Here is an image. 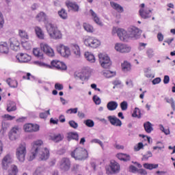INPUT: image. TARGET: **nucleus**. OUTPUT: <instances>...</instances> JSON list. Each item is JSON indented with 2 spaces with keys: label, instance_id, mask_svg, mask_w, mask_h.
<instances>
[{
  "label": "nucleus",
  "instance_id": "5701e85b",
  "mask_svg": "<svg viewBox=\"0 0 175 175\" xmlns=\"http://www.w3.org/2000/svg\"><path fill=\"white\" fill-rule=\"evenodd\" d=\"M70 49L71 50H72L75 55H76L77 58H79L80 55H81V53H80V47L79 46V45L76 44H70Z\"/></svg>",
  "mask_w": 175,
  "mask_h": 175
},
{
  "label": "nucleus",
  "instance_id": "7c9ffc66",
  "mask_svg": "<svg viewBox=\"0 0 175 175\" xmlns=\"http://www.w3.org/2000/svg\"><path fill=\"white\" fill-rule=\"evenodd\" d=\"M36 18L38 21H43L44 23H46L47 21V16L45 14L44 12H40L36 16Z\"/></svg>",
  "mask_w": 175,
  "mask_h": 175
},
{
  "label": "nucleus",
  "instance_id": "f3484780",
  "mask_svg": "<svg viewBox=\"0 0 175 175\" xmlns=\"http://www.w3.org/2000/svg\"><path fill=\"white\" fill-rule=\"evenodd\" d=\"M88 43V46L92 49H96L100 46V41L93 37L89 38Z\"/></svg>",
  "mask_w": 175,
  "mask_h": 175
},
{
  "label": "nucleus",
  "instance_id": "338daca9",
  "mask_svg": "<svg viewBox=\"0 0 175 175\" xmlns=\"http://www.w3.org/2000/svg\"><path fill=\"white\" fill-rule=\"evenodd\" d=\"M4 118H7L8 120L12 121V120H14V118H16V117L12 116L9 114H5V115H4Z\"/></svg>",
  "mask_w": 175,
  "mask_h": 175
},
{
  "label": "nucleus",
  "instance_id": "7ed1b4c3",
  "mask_svg": "<svg viewBox=\"0 0 175 175\" xmlns=\"http://www.w3.org/2000/svg\"><path fill=\"white\" fill-rule=\"evenodd\" d=\"M46 31L51 39H61L62 38V33L61 31L58 29V27L55 25L52 24L51 23H47L45 25Z\"/></svg>",
  "mask_w": 175,
  "mask_h": 175
},
{
  "label": "nucleus",
  "instance_id": "774afa93",
  "mask_svg": "<svg viewBox=\"0 0 175 175\" xmlns=\"http://www.w3.org/2000/svg\"><path fill=\"white\" fill-rule=\"evenodd\" d=\"M137 173L139 174L146 175L147 174V171H146V170H144V169H139L138 170Z\"/></svg>",
  "mask_w": 175,
  "mask_h": 175
},
{
  "label": "nucleus",
  "instance_id": "052dcab7",
  "mask_svg": "<svg viewBox=\"0 0 175 175\" xmlns=\"http://www.w3.org/2000/svg\"><path fill=\"white\" fill-rule=\"evenodd\" d=\"M39 125L38 124H32L31 132H38L39 131Z\"/></svg>",
  "mask_w": 175,
  "mask_h": 175
},
{
  "label": "nucleus",
  "instance_id": "473e14b6",
  "mask_svg": "<svg viewBox=\"0 0 175 175\" xmlns=\"http://www.w3.org/2000/svg\"><path fill=\"white\" fill-rule=\"evenodd\" d=\"M51 140L55 143H59V142H62L64 140V135L62 134H56L51 137Z\"/></svg>",
  "mask_w": 175,
  "mask_h": 175
},
{
  "label": "nucleus",
  "instance_id": "680f3d73",
  "mask_svg": "<svg viewBox=\"0 0 175 175\" xmlns=\"http://www.w3.org/2000/svg\"><path fill=\"white\" fill-rule=\"evenodd\" d=\"M129 170L132 173H136V172H138L139 170H137V167H136L135 165H131L129 167Z\"/></svg>",
  "mask_w": 175,
  "mask_h": 175
},
{
  "label": "nucleus",
  "instance_id": "e433bc0d",
  "mask_svg": "<svg viewBox=\"0 0 175 175\" xmlns=\"http://www.w3.org/2000/svg\"><path fill=\"white\" fill-rule=\"evenodd\" d=\"M33 54L35 55V57H37L40 59H43V53L40 52L39 49H34L33 50Z\"/></svg>",
  "mask_w": 175,
  "mask_h": 175
},
{
  "label": "nucleus",
  "instance_id": "c756f323",
  "mask_svg": "<svg viewBox=\"0 0 175 175\" xmlns=\"http://www.w3.org/2000/svg\"><path fill=\"white\" fill-rule=\"evenodd\" d=\"M35 32L38 39H44V33H43V30H42V28H40V27H36Z\"/></svg>",
  "mask_w": 175,
  "mask_h": 175
},
{
  "label": "nucleus",
  "instance_id": "a19ab883",
  "mask_svg": "<svg viewBox=\"0 0 175 175\" xmlns=\"http://www.w3.org/2000/svg\"><path fill=\"white\" fill-rule=\"evenodd\" d=\"M19 36L21 39H29L28 33L24 30L20 29L18 31Z\"/></svg>",
  "mask_w": 175,
  "mask_h": 175
},
{
  "label": "nucleus",
  "instance_id": "39448f33",
  "mask_svg": "<svg viewBox=\"0 0 175 175\" xmlns=\"http://www.w3.org/2000/svg\"><path fill=\"white\" fill-rule=\"evenodd\" d=\"M16 158L19 162L25 161V155L27 154V146L25 143L19 145L16 149Z\"/></svg>",
  "mask_w": 175,
  "mask_h": 175
},
{
  "label": "nucleus",
  "instance_id": "37998d69",
  "mask_svg": "<svg viewBox=\"0 0 175 175\" xmlns=\"http://www.w3.org/2000/svg\"><path fill=\"white\" fill-rule=\"evenodd\" d=\"M68 124L70 128H73V129H77V128H79V124H77L75 120H70Z\"/></svg>",
  "mask_w": 175,
  "mask_h": 175
},
{
  "label": "nucleus",
  "instance_id": "58836bf2",
  "mask_svg": "<svg viewBox=\"0 0 175 175\" xmlns=\"http://www.w3.org/2000/svg\"><path fill=\"white\" fill-rule=\"evenodd\" d=\"M68 67L66 66V64L65 63L62 62L60 61H57V69L60 70H66Z\"/></svg>",
  "mask_w": 175,
  "mask_h": 175
},
{
  "label": "nucleus",
  "instance_id": "72a5a7b5",
  "mask_svg": "<svg viewBox=\"0 0 175 175\" xmlns=\"http://www.w3.org/2000/svg\"><path fill=\"white\" fill-rule=\"evenodd\" d=\"M143 166L144 169H147L148 170H152V169H158L159 165L146 163L143 165Z\"/></svg>",
  "mask_w": 175,
  "mask_h": 175
},
{
  "label": "nucleus",
  "instance_id": "4be33fe9",
  "mask_svg": "<svg viewBox=\"0 0 175 175\" xmlns=\"http://www.w3.org/2000/svg\"><path fill=\"white\" fill-rule=\"evenodd\" d=\"M0 53L1 54H9V46H8V42H0Z\"/></svg>",
  "mask_w": 175,
  "mask_h": 175
},
{
  "label": "nucleus",
  "instance_id": "5fc2aeb1",
  "mask_svg": "<svg viewBox=\"0 0 175 175\" xmlns=\"http://www.w3.org/2000/svg\"><path fill=\"white\" fill-rule=\"evenodd\" d=\"M93 100L96 105H100V98L98 96H94Z\"/></svg>",
  "mask_w": 175,
  "mask_h": 175
},
{
  "label": "nucleus",
  "instance_id": "a18cd8bd",
  "mask_svg": "<svg viewBox=\"0 0 175 175\" xmlns=\"http://www.w3.org/2000/svg\"><path fill=\"white\" fill-rule=\"evenodd\" d=\"M120 109L122 110V111L128 110V103L126 101H122L120 103Z\"/></svg>",
  "mask_w": 175,
  "mask_h": 175
},
{
  "label": "nucleus",
  "instance_id": "0eeeda50",
  "mask_svg": "<svg viewBox=\"0 0 175 175\" xmlns=\"http://www.w3.org/2000/svg\"><path fill=\"white\" fill-rule=\"evenodd\" d=\"M141 9L139 10V16L142 18L147 19L150 18L152 16V11L149 8H144L146 5L142 3L140 5Z\"/></svg>",
  "mask_w": 175,
  "mask_h": 175
},
{
  "label": "nucleus",
  "instance_id": "f03ea898",
  "mask_svg": "<svg viewBox=\"0 0 175 175\" xmlns=\"http://www.w3.org/2000/svg\"><path fill=\"white\" fill-rule=\"evenodd\" d=\"M116 33L118 34L120 40L122 42H128L129 38H135V39H137L140 36V29L136 27H132L129 29L128 32H126L124 29L113 27L112 29V35H116Z\"/></svg>",
  "mask_w": 175,
  "mask_h": 175
},
{
  "label": "nucleus",
  "instance_id": "cd10ccee",
  "mask_svg": "<svg viewBox=\"0 0 175 175\" xmlns=\"http://www.w3.org/2000/svg\"><path fill=\"white\" fill-rule=\"evenodd\" d=\"M118 159L120 161H124V162H128V161H131V156L129 154H124V153H118L116 154Z\"/></svg>",
  "mask_w": 175,
  "mask_h": 175
},
{
  "label": "nucleus",
  "instance_id": "1a4fd4ad",
  "mask_svg": "<svg viewBox=\"0 0 175 175\" xmlns=\"http://www.w3.org/2000/svg\"><path fill=\"white\" fill-rule=\"evenodd\" d=\"M76 80H81V81H88V70H82L81 71H76L74 74Z\"/></svg>",
  "mask_w": 175,
  "mask_h": 175
},
{
  "label": "nucleus",
  "instance_id": "8fccbe9b",
  "mask_svg": "<svg viewBox=\"0 0 175 175\" xmlns=\"http://www.w3.org/2000/svg\"><path fill=\"white\" fill-rule=\"evenodd\" d=\"M79 110V108L76 107V108H71V109H69L66 111V113H69L70 114H77V111Z\"/></svg>",
  "mask_w": 175,
  "mask_h": 175
},
{
  "label": "nucleus",
  "instance_id": "de8ad7c7",
  "mask_svg": "<svg viewBox=\"0 0 175 175\" xmlns=\"http://www.w3.org/2000/svg\"><path fill=\"white\" fill-rule=\"evenodd\" d=\"M17 173H18L17 166L12 165V172L8 175H17Z\"/></svg>",
  "mask_w": 175,
  "mask_h": 175
},
{
  "label": "nucleus",
  "instance_id": "a878e982",
  "mask_svg": "<svg viewBox=\"0 0 175 175\" xmlns=\"http://www.w3.org/2000/svg\"><path fill=\"white\" fill-rule=\"evenodd\" d=\"M110 5L111 8H113L114 10H116V12H118V13L124 12V8H122V6H121L120 4L113 1H111Z\"/></svg>",
  "mask_w": 175,
  "mask_h": 175
},
{
  "label": "nucleus",
  "instance_id": "09e8293b",
  "mask_svg": "<svg viewBox=\"0 0 175 175\" xmlns=\"http://www.w3.org/2000/svg\"><path fill=\"white\" fill-rule=\"evenodd\" d=\"M32 125L33 124H27L24 126V129L25 132H32Z\"/></svg>",
  "mask_w": 175,
  "mask_h": 175
},
{
  "label": "nucleus",
  "instance_id": "bb28decb",
  "mask_svg": "<svg viewBox=\"0 0 175 175\" xmlns=\"http://www.w3.org/2000/svg\"><path fill=\"white\" fill-rule=\"evenodd\" d=\"M121 66L123 72H131L132 69V65L128 61H124L122 63Z\"/></svg>",
  "mask_w": 175,
  "mask_h": 175
},
{
  "label": "nucleus",
  "instance_id": "20e7f679",
  "mask_svg": "<svg viewBox=\"0 0 175 175\" xmlns=\"http://www.w3.org/2000/svg\"><path fill=\"white\" fill-rule=\"evenodd\" d=\"M88 152L83 148L78 147L76 148L72 152V158H75L76 161H84L87 159Z\"/></svg>",
  "mask_w": 175,
  "mask_h": 175
},
{
  "label": "nucleus",
  "instance_id": "e2e57ef3",
  "mask_svg": "<svg viewBox=\"0 0 175 175\" xmlns=\"http://www.w3.org/2000/svg\"><path fill=\"white\" fill-rule=\"evenodd\" d=\"M92 143H96L97 144H99L100 146V147H103V143L101 142V141H100L98 139H94L92 141Z\"/></svg>",
  "mask_w": 175,
  "mask_h": 175
},
{
  "label": "nucleus",
  "instance_id": "49530a36",
  "mask_svg": "<svg viewBox=\"0 0 175 175\" xmlns=\"http://www.w3.org/2000/svg\"><path fill=\"white\" fill-rule=\"evenodd\" d=\"M159 128H160V131L163 132L165 135H170V130L169 129H165V127H163V125L162 124L159 125Z\"/></svg>",
  "mask_w": 175,
  "mask_h": 175
},
{
  "label": "nucleus",
  "instance_id": "bf43d9fd",
  "mask_svg": "<svg viewBox=\"0 0 175 175\" xmlns=\"http://www.w3.org/2000/svg\"><path fill=\"white\" fill-rule=\"evenodd\" d=\"M161 81V79L160 77H157L154 79L152 80V83L153 85H155L157 84H159V83Z\"/></svg>",
  "mask_w": 175,
  "mask_h": 175
},
{
  "label": "nucleus",
  "instance_id": "dca6fc26",
  "mask_svg": "<svg viewBox=\"0 0 175 175\" xmlns=\"http://www.w3.org/2000/svg\"><path fill=\"white\" fill-rule=\"evenodd\" d=\"M12 157L10 154H7L2 161V167L4 170H8L9 169V165L12 163Z\"/></svg>",
  "mask_w": 175,
  "mask_h": 175
},
{
  "label": "nucleus",
  "instance_id": "3c124183",
  "mask_svg": "<svg viewBox=\"0 0 175 175\" xmlns=\"http://www.w3.org/2000/svg\"><path fill=\"white\" fill-rule=\"evenodd\" d=\"M144 148V145L143 144V143L139 142L138 143L137 146L134 147V150L135 151H140V150H142V148Z\"/></svg>",
  "mask_w": 175,
  "mask_h": 175
},
{
  "label": "nucleus",
  "instance_id": "393cba45",
  "mask_svg": "<svg viewBox=\"0 0 175 175\" xmlns=\"http://www.w3.org/2000/svg\"><path fill=\"white\" fill-rule=\"evenodd\" d=\"M118 107V103L116 101H109L107 105V109L109 111H114Z\"/></svg>",
  "mask_w": 175,
  "mask_h": 175
},
{
  "label": "nucleus",
  "instance_id": "2f4dec72",
  "mask_svg": "<svg viewBox=\"0 0 175 175\" xmlns=\"http://www.w3.org/2000/svg\"><path fill=\"white\" fill-rule=\"evenodd\" d=\"M17 110V107H16V103L14 101H10L7 105V111L10 113V111H16Z\"/></svg>",
  "mask_w": 175,
  "mask_h": 175
},
{
  "label": "nucleus",
  "instance_id": "a211bd4d",
  "mask_svg": "<svg viewBox=\"0 0 175 175\" xmlns=\"http://www.w3.org/2000/svg\"><path fill=\"white\" fill-rule=\"evenodd\" d=\"M108 121L114 126H121L122 125V122L116 116H108Z\"/></svg>",
  "mask_w": 175,
  "mask_h": 175
},
{
  "label": "nucleus",
  "instance_id": "9d476101",
  "mask_svg": "<svg viewBox=\"0 0 175 175\" xmlns=\"http://www.w3.org/2000/svg\"><path fill=\"white\" fill-rule=\"evenodd\" d=\"M115 50L122 53H130L132 48L125 44L116 43L115 45Z\"/></svg>",
  "mask_w": 175,
  "mask_h": 175
},
{
  "label": "nucleus",
  "instance_id": "0e129e2a",
  "mask_svg": "<svg viewBox=\"0 0 175 175\" xmlns=\"http://www.w3.org/2000/svg\"><path fill=\"white\" fill-rule=\"evenodd\" d=\"M157 39L159 42H163V34L162 33H158Z\"/></svg>",
  "mask_w": 175,
  "mask_h": 175
},
{
  "label": "nucleus",
  "instance_id": "412c9836",
  "mask_svg": "<svg viewBox=\"0 0 175 175\" xmlns=\"http://www.w3.org/2000/svg\"><path fill=\"white\" fill-rule=\"evenodd\" d=\"M110 167L113 173H118L120 172V164L114 160L111 161Z\"/></svg>",
  "mask_w": 175,
  "mask_h": 175
},
{
  "label": "nucleus",
  "instance_id": "4d7b16f0",
  "mask_svg": "<svg viewBox=\"0 0 175 175\" xmlns=\"http://www.w3.org/2000/svg\"><path fill=\"white\" fill-rule=\"evenodd\" d=\"M88 62L92 64L95 62V56L93 54L88 55Z\"/></svg>",
  "mask_w": 175,
  "mask_h": 175
},
{
  "label": "nucleus",
  "instance_id": "4468645a",
  "mask_svg": "<svg viewBox=\"0 0 175 175\" xmlns=\"http://www.w3.org/2000/svg\"><path fill=\"white\" fill-rule=\"evenodd\" d=\"M10 47L14 51H18L20 50V42L16 38H11L9 40Z\"/></svg>",
  "mask_w": 175,
  "mask_h": 175
},
{
  "label": "nucleus",
  "instance_id": "4c0bfd02",
  "mask_svg": "<svg viewBox=\"0 0 175 175\" xmlns=\"http://www.w3.org/2000/svg\"><path fill=\"white\" fill-rule=\"evenodd\" d=\"M103 75L105 77H107V79H110V77H113L116 76V72L111 71V70H105L103 72Z\"/></svg>",
  "mask_w": 175,
  "mask_h": 175
},
{
  "label": "nucleus",
  "instance_id": "f8f14e48",
  "mask_svg": "<svg viewBox=\"0 0 175 175\" xmlns=\"http://www.w3.org/2000/svg\"><path fill=\"white\" fill-rule=\"evenodd\" d=\"M34 64H36V65H38V66H43L44 68H47L48 69H53V68L57 69L58 67V61L56 60H53L51 62V65L39 61L34 62Z\"/></svg>",
  "mask_w": 175,
  "mask_h": 175
},
{
  "label": "nucleus",
  "instance_id": "ea45409f",
  "mask_svg": "<svg viewBox=\"0 0 175 175\" xmlns=\"http://www.w3.org/2000/svg\"><path fill=\"white\" fill-rule=\"evenodd\" d=\"M58 14L61 18H63V20H66L68 18V14H66V11L64 9H62L59 11Z\"/></svg>",
  "mask_w": 175,
  "mask_h": 175
},
{
  "label": "nucleus",
  "instance_id": "c9c22d12",
  "mask_svg": "<svg viewBox=\"0 0 175 175\" xmlns=\"http://www.w3.org/2000/svg\"><path fill=\"white\" fill-rule=\"evenodd\" d=\"M6 83L8 84V85L11 88H17V87L18 85V82H17V81H16V80L10 81V78H8L6 80Z\"/></svg>",
  "mask_w": 175,
  "mask_h": 175
},
{
  "label": "nucleus",
  "instance_id": "9b49d317",
  "mask_svg": "<svg viewBox=\"0 0 175 175\" xmlns=\"http://www.w3.org/2000/svg\"><path fill=\"white\" fill-rule=\"evenodd\" d=\"M57 51L59 55H62V57H64V58H68L70 55V49L69 47L64 45H60L59 47H57Z\"/></svg>",
  "mask_w": 175,
  "mask_h": 175
},
{
  "label": "nucleus",
  "instance_id": "c03bdc74",
  "mask_svg": "<svg viewBox=\"0 0 175 175\" xmlns=\"http://www.w3.org/2000/svg\"><path fill=\"white\" fill-rule=\"evenodd\" d=\"M47 116H50V109L44 112L40 113V118H42V119L47 118Z\"/></svg>",
  "mask_w": 175,
  "mask_h": 175
},
{
  "label": "nucleus",
  "instance_id": "69168bd1",
  "mask_svg": "<svg viewBox=\"0 0 175 175\" xmlns=\"http://www.w3.org/2000/svg\"><path fill=\"white\" fill-rule=\"evenodd\" d=\"M169 81H170V77L168 75H165L163 79L164 84H169Z\"/></svg>",
  "mask_w": 175,
  "mask_h": 175
},
{
  "label": "nucleus",
  "instance_id": "864d4df0",
  "mask_svg": "<svg viewBox=\"0 0 175 175\" xmlns=\"http://www.w3.org/2000/svg\"><path fill=\"white\" fill-rule=\"evenodd\" d=\"M55 89L57 90L58 91H62V90H64V85L59 83H56L55 84Z\"/></svg>",
  "mask_w": 175,
  "mask_h": 175
},
{
  "label": "nucleus",
  "instance_id": "13d9d810",
  "mask_svg": "<svg viewBox=\"0 0 175 175\" xmlns=\"http://www.w3.org/2000/svg\"><path fill=\"white\" fill-rule=\"evenodd\" d=\"M5 23V21H3V14H2V12L0 11V28H2L3 27V24Z\"/></svg>",
  "mask_w": 175,
  "mask_h": 175
},
{
  "label": "nucleus",
  "instance_id": "f704fd0d",
  "mask_svg": "<svg viewBox=\"0 0 175 175\" xmlns=\"http://www.w3.org/2000/svg\"><path fill=\"white\" fill-rule=\"evenodd\" d=\"M67 6L68 8L72 9V10H73L74 12H79V5H77V3H76L68 2L67 3Z\"/></svg>",
  "mask_w": 175,
  "mask_h": 175
},
{
  "label": "nucleus",
  "instance_id": "6e6d98bb",
  "mask_svg": "<svg viewBox=\"0 0 175 175\" xmlns=\"http://www.w3.org/2000/svg\"><path fill=\"white\" fill-rule=\"evenodd\" d=\"M42 170H43V168L38 167L36 168L35 172L33 173V175H40V173H42Z\"/></svg>",
  "mask_w": 175,
  "mask_h": 175
},
{
  "label": "nucleus",
  "instance_id": "6ab92c4d",
  "mask_svg": "<svg viewBox=\"0 0 175 175\" xmlns=\"http://www.w3.org/2000/svg\"><path fill=\"white\" fill-rule=\"evenodd\" d=\"M90 14L92 20L97 24L98 25H103V23H102V21H100V18L99 16H98V14L95 12L94 10H90Z\"/></svg>",
  "mask_w": 175,
  "mask_h": 175
},
{
  "label": "nucleus",
  "instance_id": "ddd939ff",
  "mask_svg": "<svg viewBox=\"0 0 175 175\" xmlns=\"http://www.w3.org/2000/svg\"><path fill=\"white\" fill-rule=\"evenodd\" d=\"M40 49L48 57H54V50L47 44H40Z\"/></svg>",
  "mask_w": 175,
  "mask_h": 175
},
{
  "label": "nucleus",
  "instance_id": "c85d7f7f",
  "mask_svg": "<svg viewBox=\"0 0 175 175\" xmlns=\"http://www.w3.org/2000/svg\"><path fill=\"white\" fill-rule=\"evenodd\" d=\"M144 128L146 133H151V132L154 131V128H152V124H151L150 122H146L144 123Z\"/></svg>",
  "mask_w": 175,
  "mask_h": 175
},
{
  "label": "nucleus",
  "instance_id": "b1692460",
  "mask_svg": "<svg viewBox=\"0 0 175 175\" xmlns=\"http://www.w3.org/2000/svg\"><path fill=\"white\" fill-rule=\"evenodd\" d=\"M67 140L70 142V140H76L79 142V134L76 132H70L67 134Z\"/></svg>",
  "mask_w": 175,
  "mask_h": 175
},
{
  "label": "nucleus",
  "instance_id": "aec40b11",
  "mask_svg": "<svg viewBox=\"0 0 175 175\" xmlns=\"http://www.w3.org/2000/svg\"><path fill=\"white\" fill-rule=\"evenodd\" d=\"M16 58L21 63L28 62V61L31 60V56L27 53H20L19 55L16 56Z\"/></svg>",
  "mask_w": 175,
  "mask_h": 175
},
{
  "label": "nucleus",
  "instance_id": "423d86ee",
  "mask_svg": "<svg viewBox=\"0 0 175 175\" xmlns=\"http://www.w3.org/2000/svg\"><path fill=\"white\" fill-rule=\"evenodd\" d=\"M98 58L100 64L102 68H104V69H109V68L111 66V61L110 60V57H109V56L100 53L98 55Z\"/></svg>",
  "mask_w": 175,
  "mask_h": 175
},
{
  "label": "nucleus",
  "instance_id": "79ce46f5",
  "mask_svg": "<svg viewBox=\"0 0 175 175\" xmlns=\"http://www.w3.org/2000/svg\"><path fill=\"white\" fill-rule=\"evenodd\" d=\"M132 117L140 118L142 117V113H140V109L139 108H135L132 114Z\"/></svg>",
  "mask_w": 175,
  "mask_h": 175
},
{
  "label": "nucleus",
  "instance_id": "603ef678",
  "mask_svg": "<svg viewBox=\"0 0 175 175\" xmlns=\"http://www.w3.org/2000/svg\"><path fill=\"white\" fill-rule=\"evenodd\" d=\"M152 157V153L150 151H148L146 154L143 156V161H148V158Z\"/></svg>",
  "mask_w": 175,
  "mask_h": 175
},
{
  "label": "nucleus",
  "instance_id": "2eb2a0df",
  "mask_svg": "<svg viewBox=\"0 0 175 175\" xmlns=\"http://www.w3.org/2000/svg\"><path fill=\"white\" fill-rule=\"evenodd\" d=\"M20 136V130H18V128L14 127L12 128L10 133H9V138L10 140H16V139H18V137Z\"/></svg>",
  "mask_w": 175,
  "mask_h": 175
},
{
  "label": "nucleus",
  "instance_id": "6e6552de",
  "mask_svg": "<svg viewBox=\"0 0 175 175\" xmlns=\"http://www.w3.org/2000/svg\"><path fill=\"white\" fill-rule=\"evenodd\" d=\"M70 160L67 157H64L59 162V169L62 172H68L70 170Z\"/></svg>",
  "mask_w": 175,
  "mask_h": 175
},
{
  "label": "nucleus",
  "instance_id": "f257e3e1",
  "mask_svg": "<svg viewBox=\"0 0 175 175\" xmlns=\"http://www.w3.org/2000/svg\"><path fill=\"white\" fill-rule=\"evenodd\" d=\"M42 144H43V141L42 140L36 141L33 143L29 161H33L38 154L40 161L49 159L50 150L47 148H42Z\"/></svg>",
  "mask_w": 175,
  "mask_h": 175
}]
</instances>
